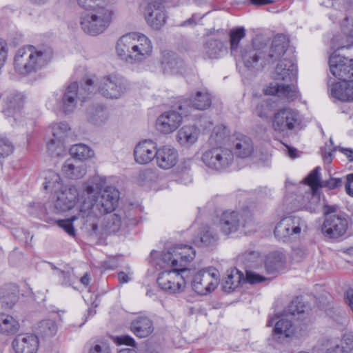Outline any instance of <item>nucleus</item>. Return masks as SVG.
<instances>
[{
  "label": "nucleus",
  "instance_id": "5701e85b",
  "mask_svg": "<svg viewBox=\"0 0 353 353\" xmlns=\"http://www.w3.org/2000/svg\"><path fill=\"white\" fill-rule=\"evenodd\" d=\"M297 74V65L294 60L285 58L276 65L273 77L276 80L288 83L296 81Z\"/></svg>",
  "mask_w": 353,
  "mask_h": 353
},
{
  "label": "nucleus",
  "instance_id": "6e6552de",
  "mask_svg": "<svg viewBox=\"0 0 353 353\" xmlns=\"http://www.w3.org/2000/svg\"><path fill=\"white\" fill-rule=\"evenodd\" d=\"M114 12L108 7L99 6L88 10L81 16L80 25L83 32L92 36L103 33L110 25Z\"/></svg>",
  "mask_w": 353,
  "mask_h": 353
},
{
  "label": "nucleus",
  "instance_id": "2f4dec72",
  "mask_svg": "<svg viewBox=\"0 0 353 353\" xmlns=\"http://www.w3.org/2000/svg\"><path fill=\"white\" fill-rule=\"evenodd\" d=\"M61 170L66 177L71 179H81L86 174L85 165L76 159L67 160Z\"/></svg>",
  "mask_w": 353,
  "mask_h": 353
},
{
  "label": "nucleus",
  "instance_id": "39448f33",
  "mask_svg": "<svg viewBox=\"0 0 353 353\" xmlns=\"http://www.w3.org/2000/svg\"><path fill=\"white\" fill-rule=\"evenodd\" d=\"M52 57L50 49L26 46L17 51L14 57V68L18 74L27 75L46 65Z\"/></svg>",
  "mask_w": 353,
  "mask_h": 353
},
{
  "label": "nucleus",
  "instance_id": "4c0bfd02",
  "mask_svg": "<svg viewBox=\"0 0 353 353\" xmlns=\"http://www.w3.org/2000/svg\"><path fill=\"white\" fill-rule=\"evenodd\" d=\"M0 295L2 303L12 308L18 301L19 289L15 285H8L1 289Z\"/></svg>",
  "mask_w": 353,
  "mask_h": 353
},
{
  "label": "nucleus",
  "instance_id": "7ed1b4c3",
  "mask_svg": "<svg viewBox=\"0 0 353 353\" xmlns=\"http://www.w3.org/2000/svg\"><path fill=\"white\" fill-rule=\"evenodd\" d=\"M152 44L143 34L130 32L118 40L116 47L117 55L129 63H139L152 56Z\"/></svg>",
  "mask_w": 353,
  "mask_h": 353
},
{
  "label": "nucleus",
  "instance_id": "a878e982",
  "mask_svg": "<svg viewBox=\"0 0 353 353\" xmlns=\"http://www.w3.org/2000/svg\"><path fill=\"white\" fill-rule=\"evenodd\" d=\"M157 144L153 141L145 139L139 142L134 150L137 163L145 165L150 163L157 156Z\"/></svg>",
  "mask_w": 353,
  "mask_h": 353
},
{
  "label": "nucleus",
  "instance_id": "1a4fd4ad",
  "mask_svg": "<svg viewBox=\"0 0 353 353\" xmlns=\"http://www.w3.org/2000/svg\"><path fill=\"white\" fill-rule=\"evenodd\" d=\"M219 227L221 231L225 235L234 233L241 228L247 233L255 230V223L249 210H226L221 215Z\"/></svg>",
  "mask_w": 353,
  "mask_h": 353
},
{
  "label": "nucleus",
  "instance_id": "864d4df0",
  "mask_svg": "<svg viewBox=\"0 0 353 353\" xmlns=\"http://www.w3.org/2000/svg\"><path fill=\"white\" fill-rule=\"evenodd\" d=\"M79 5L85 10H90L99 7V3H104L108 4L114 0H77Z\"/></svg>",
  "mask_w": 353,
  "mask_h": 353
},
{
  "label": "nucleus",
  "instance_id": "9b49d317",
  "mask_svg": "<svg viewBox=\"0 0 353 353\" xmlns=\"http://www.w3.org/2000/svg\"><path fill=\"white\" fill-rule=\"evenodd\" d=\"M303 119L299 112L290 108L279 110L273 116L272 127L279 134L296 131L302 128Z\"/></svg>",
  "mask_w": 353,
  "mask_h": 353
},
{
  "label": "nucleus",
  "instance_id": "603ef678",
  "mask_svg": "<svg viewBox=\"0 0 353 353\" xmlns=\"http://www.w3.org/2000/svg\"><path fill=\"white\" fill-rule=\"evenodd\" d=\"M77 219L76 216H72L70 219L58 220L57 225L63 228L69 235L74 236L75 230L72 225V222Z\"/></svg>",
  "mask_w": 353,
  "mask_h": 353
},
{
  "label": "nucleus",
  "instance_id": "79ce46f5",
  "mask_svg": "<svg viewBox=\"0 0 353 353\" xmlns=\"http://www.w3.org/2000/svg\"><path fill=\"white\" fill-rule=\"evenodd\" d=\"M121 225V217L116 214H109L104 218L101 230L104 234H111L118 232Z\"/></svg>",
  "mask_w": 353,
  "mask_h": 353
},
{
  "label": "nucleus",
  "instance_id": "5fc2aeb1",
  "mask_svg": "<svg viewBox=\"0 0 353 353\" xmlns=\"http://www.w3.org/2000/svg\"><path fill=\"white\" fill-rule=\"evenodd\" d=\"M228 132L225 126L218 125L214 128L211 139L217 143H221L227 137Z\"/></svg>",
  "mask_w": 353,
  "mask_h": 353
},
{
  "label": "nucleus",
  "instance_id": "bb28decb",
  "mask_svg": "<svg viewBox=\"0 0 353 353\" xmlns=\"http://www.w3.org/2000/svg\"><path fill=\"white\" fill-rule=\"evenodd\" d=\"M212 103V97L207 90H201L195 92L185 99L179 105V109L183 110L188 108H193L198 110L208 109Z\"/></svg>",
  "mask_w": 353,
  "mask_h": 353
},
{
  "label": "nucleus",
  "instance_id": "3c124183",
  "mask_svg": "<svg viewBox=\"0 0 353 353\" xmlns=\"http://www.w3.org/2000/svg\"><path fill=\"white\" fill-rule=\"evenodd\" d=\"M341 29L346 36L345 43H347L353 36V17H347L343 19L341 23Z\"/></svg>",
  "mask_w": 353,
  "mask_h": 353
},
{
  "label": "nucleus",
  "instance_id": "4d7b16f0",
  "mask_svg": "<svg viewBox=\"0 0 353 353\" xmlns=\"http://www.w3.org/2000/svg\"><path fill=\"white\" fill-rule=\"evenodd\" d=\"M245 280L251 284H254L261 283L265 281L266 279L265 277L252 271H246Z\"/></svg>",
  "mask_w": 353,
  "mask_h": 353
},
{
  "label": "nucleus",
  "instance_id": "72a5a7b5",
  "mask_svg": "<svg viewBox=\"0 0 353 353\" xmlns=\"http://www.w3.org/2000/svg\"><path fill=\"white\" fill-rule=\"evenodd\" d=\"M20 329L19 320L8 314L0 312V334L10 336L16 334Z\"/></svg>",
  "mask_w": 353,
  "mask_h": 353
},
{
  "label": "nucleus",
  "instance_id": "a211bd4d",
  "mask_svg": "<svg viewBox=\"0 0 353 353\" xmlns=\"http://www.w3.org/2000/svg\"><path fill=\"white\" fill-rule=\"evenodd\" d=\"M181 113L170 110L161 114L157 120L156 127L158 131L169 134L176 130L182 122L183 116H187L188 111L181 110Z\"/></svg>",
  "mask_w": 353,
  "mask_h": 353
},
{
  "label": "nucleus",
  "instance_id": "dca6fc26",
  "mask_svg": "<svg viewBox=\"0 0 353 353\" xmlns=\"http://www.w3.org/2000/svg\"><path fill=\"white\" fill-rule=\"evenodd\" d=\"M219 283V278L215 269L206 268L198 271L193 275L192 289L196 293L204 295L213 291Z\"/></svg>",
  "mask_w": 353,
  "mask_h": 353
},
{
  "label": "nucleus",
  "instance_id": "c9c22d12",
  "mask_svg": "<svg viewBox=\"0 0 353 353\" xmlns=\"http://www.w3.org/2000/svg\"><path fill=\"white\" fill-rule=\"evenodd\" d=\"M23 105V99L19 94H12L7 97V101L3 110L7 117H15Z\"/></svg>",
  "mask_w": 353,
  "mask_h": 353
},
{
  "label": "nucleus",
  "instance_id": "f03ea898",
  "mask_svg": "<svg viewBox=\"0 0 353 353\" xmlns=\"http://www.w3.org/2000/svg\"><path fill=\"white\" fill-rule=\"evenodd\" d=\"M329 65L333 76L341 80L332 85L331 94L341 101H353V84H350L353 77V59H348L335 51L330 57Z\"/></svg>",
  "mask_w": 353,
  "mask_h": 353
},
{
  "label": "nucleus",
  "instance_id": "20e7f679",
  "mask_svg": "<svg viewBox=\"0 0 353 353\" xmlns=\"http://www.w3.org/2000/svg\"><path fill=\"white\" fill-rule=\"evenodd\" d=\"M52 57L50 49L26 46L17 51L14 57V68L18 74L27 75L46 65Z\"/></svg>",
  "mask_w": 353,
  "mask_h": 353
},
{
  "label": "nucleus",
  "instance_id": "13d9d810",
  "mask_svg": "<svg viewBox=\"0 0 353 353\" xmlns=\"http://www.w3.org/2000/svg\"><path fill=\"white\" fill-rule=\"evenodd\" d=\"M8 56V46L6 42L0 39V68H1L7 59Z\"/></svg>",
  "mask_w": 353,
  "mask_h": 353
},
{
  "label": "nucleus",
  "instance_id": "58836bf2",
  "mask_svg": "<svg viewBox=\"0 0 353 353\" xmlns=\"http://www.w3.org/2000/svg\"><path fill=\"white\" fill-rule=\"evenodd\" d=\"M45 183L44 188L52 192H57L65 186L62 183L61 176L52 170H48L44 172Z\"/></svg>",
  "mask_w": 353,
  "mask_h": 353
},
{
  "label": "nucleus",
  "instance_id": "ea45409f",
  "mask_svg": "<svg viewBox=\"0 0 353 353\" xmlns=\"http://www.w3.org/2000/svg\"><path fill=\"white\" fill-rule=\"evenodd\" d=\"M245 36V30L243 28H238L236 29L231 30L230 32V43L231 54L236 57L239 54L241 48L243 46H240V41Z\"/></svg>",
  "mask_w": 353,
  "mask_h": 353
},
{
  "label": "nucleus",
  "instance_id": "b1692460",
  "mask_svg": "<svg viewBox=\"0 0 353 353\" xmlns=\"http://www.w3.org/2000/svg\"><path fill=\"white\" fill-rule=\"evenodd\" d=\"M15 353H37L39 347V340L34 334H21L12 342Z\"/></svg>",
  "mask_w": 353,
  "mask_h": 353
},
{
  "label": "nucleus",
  "instance_id": "e2e57ef3",
  "mask_svg": "<svg viewBox=\"0 0 353 353\" xmlns=\"http://www.w3.org/2000/svg\"><path fill=\"white\" fill-rule=\"evenodd\" d=\"M59 276L62 285H70L71 282L72 272L70 271H59Z\"/></svg>",
  "mask_w": 353,
  "mask_h": 353
},
{
  "label": "nucleus",
  "instance_id": "f257e3e1",
  "mask_svg": "<svg viewBox=\"0 0 353 353\" xmlns=\"http://www.w3.org/2000/svg\"><path fill=\"white\" fill-rule=\"evenodd\" d=\"M106 185L105 176L96 175L88 181L85 190L87 198L81 206L79 216L83 219V225L90 235L98 234L100 216L112 212L119 199V191Z\"/></svg>",
  "mask_w": 353,
  "mask_h": 353
},
{
  "label": "nucleus",
  "instance_id": "4468645a",
  "mask_svg": "<svg viewBox=\"0 0 353 353\" xmlns=\"http://www.w3.org/2000/svg\"><path fill=\"white\" fill-rule=\"evenodd\" d=\"M201 161L210 169L221 171L230 167L234 161L231 150L224 147H214L205 150Z\"/></svg>",
  "mask_w": 353,
  "mask_h": 353
},
{
  "label": "nucleus",
  "instance_id": "412c9836",
  "mask_svg": "<svg viewBox=\"0 0 353 353\" xmlns=\"http://www.w3.org/2000/svg\"><path fill=\"white\" fill-rule=\"evenodd\" d=\"M347 228V221L345 218L332 214L327 216L322 225V232L327 237L337 238L343 236Z\"/></svg>",
  "mask_w": 353,
  "mask_h": 353
},
{
  "label": "nucleus",
  "instance_id": "393cba45",
  "mask_svg": "<svg viewBox=\"0 0 353 353\" xmlns=\"http://www.w3.org/2000/svg\"><path fill=\"white\" fill-rule=\"evenodd\" d=\"M289 46V41L283 34L275 36L269 48L268 52H265V62L266 65L272 64L280 59L285 53Z\"/></svg>",
  "mask_w": 353,
  "mask_h": 353
},
{
  "label": "nucleus",
  "instance_id": "2eb2a0df",
  "mask_svg": "<svg viewBox=\"0 0 353 353\" xmlns=\"http://www.w3.org/2000/svg\"><path fill=\"white\" fill-rule=\"evenodd\" d=\"M127 88L125 80L115 74L104 76L98 82L99 92L108 99H119L126 92Z\"/></svg>",
  "mask_w": 353,
  "mask_h": 353
},
{
  "label": "nucleus",
  "instance_id": "69168bd1",
  "mask_svg": "<svg viewBox=\"0 0 353 353\" xmlns=\"http://www.w3.org/2000/svg\"><path fill=\"white\" fill-rule=\"evenodd\" d=\"M341 180L340 179H334L332 178L330 180L325 182V186H327L329 189L333 190L341 185Z\"/></svg>",
  "mask_w": 353,
  "mask_h": 353
},
{
  "label": "nucleus",
  "instance_id": "c85d7f7f",
  "mask_svg": "<svg viewBox=\"0 0 353 353\" xmlns=\"http://www.w3.org/2000/svg\"><path fill=\"white\" fill-rule=\"evenodd\" d=\"M179 159V154L175 148L163 145L157 149L156 163L158 167L163 170L173 168Z\"/></svg>",
  "mask_w": 353,
  "mask_h": 353
},
{
  "label": "nucleus",
  "instance_id": "7c9ffc66",
  "mask_svg": "<svg viewBox=\"0 0 353 353\" xmlns=\"http://www.w3.org/2000/svg\"><path fill=\"white\" fill-rule=\"evenodd\" d=\"M200 132L196 125H185L178 130L176 141L182 146L190 147L198 141Z\"/></svg>",
  "mask_w": 353,
  "mask_h": 353
},
{
  "label": "nucleus",
  "instance_id": "f8f14e48",
  "mask_svg": "<svg viewBox=\"0 0 353 353\" xmlns=\"http://www.w3.org/2000/svg\"><path fill=\"white\" fill-rule=\"evenodd\" d=\"M306 228L305 220L297 216H290L282 219L276 224L274 234L278 240L285 242L298 238Z\"/></svg>",
  "mask_w": 353,
  "mask_h": 353
},
{
  "label": "nucleus",
  "instance_id": "a19ab883",
  "mask_svg": "<svg viewBox=\"0 0 353 353\" xmlns=\"http://www.w3.org/2000/svg\"><path fill=\"white\" fill-rule=\"evenodd\" d=\"M243 279V274L237 269H233L228 274L223 283V290L226 292H230L239 286Z\"/></svg>",
  "mask_w": 353,
  "mask_h": 353
},
{
  "label": "nucleus",
  "instance_id": "4be33fe9",
  "mask_svg": "<svg viewBox=\"0 0 353 353\" xmlns=\"http://www.w3.org/2000/svg\"><path fill=\"white\" fill-rule=\"evenodd\" d=\"M54 194V208L58 212L72 209L75 205L79 195L77 188L74 186H65Z\"/></svg>",
  "mask_w": 353,
  "mask_h": 353
},
{
  "label": "nucleus",
  "instance_id": "cd10ccee",
  "mask_svg": "<svg viewBox=\"0 0 353 353\" xmlns=\"http://www.w3.org/2000/svg\"><path fill=\"white\" fill-rule=\"evenodd\" d=\"M233 154L241 159L248 158L254 151L252 140L243 134H235L232 138Z\"/></svg>",
  "mask_w": 353,
  "mask_h": 353
},
{
  "label": "nucleus",
  "instance_id": "49530a36",
  "mask_svg": "<svg viewBox=\"0 0 353 353\" xmlns=\"http://www.w3.org/2000/svg\"><path fill=\"white\" fill-rule=\"evenodd\" d=\"M168 57H165V56H164L163 59L162 61V65L164 71H170L171 72H180V69L183 65V61L177 59L172 54L168 53Z\"/></svg>",
  "mask_w": 353,
  "mask_h": 353
},
{
  "label": "nucleus",
  "instance_id": "37998d69",
  "mask_svg": "<svg viewBox=\"0 0 353 353\" xmlns=\"http://www.w3.org/2000/svg\"><path fill=\"white\" fill-rule=\"evenodd\" d=\"M306 308L303 302L299 299H294L289 304L288 310L285 314H288V316L292 319L297 316V320H303L305 316V310Z\"/></svg>",
  "mask_w": 353,
  "mask_h": 353
},
{
  "label": "nucleus",
  "instance_id": "0eeeda50",
  "mask_svg": "<svg viewBox=\"0 0 353 353\" xmlns=\"http://www.w3.org/2000/svg\"><path fill=\"white\" fill-rule=\"evenodd\" d=\"M95 90L94 81L90 79L85 80L84 84L81 85L79 89L77 82L70 84L62 97L61 103H59L54 107L52 104V99H50L48 102L49 108L54 110H61L68 114L72 112L76 107L78 100L84 101L87 97Z\"/></svg>",
  "mask_w": 353,
  "mask_h": 353
},
{
  "label": "nucleus",
  "instance_id": "09e8293b",
  "mask_svg": "<svg viewBox=\"0 0 353 353\" xmlns=\"http://www.w3.org/2000/svg\"><path fill=\"white\" fill-rule=\"evenodd\" d=\"M38 329L43 336H52L57 333V325L54 321L46 319L40 322Z\"/></svg>",
  "mask_w": 353,
  "mask_h": 353
},
{
  "label": "nucleus",
  "instance_id": "ddd939ff",
  "mask_svg": "<svg viewBox=\"0 0 353 353\" xmlns=\"http://www.w3.org/2000/svg\"><path fill=\"white\" fill-rule=\"evenodd\" d=\"M172 268L170 270L159 273L157 283L162 290L172 294L180 293L185 289V281L183 274L187 272V270L178 267Z\"/></svg>",
  "mask_w": 353,
  "mask_h": 353
},
{
  "label": "nucleus",
  "instance_id": "f704fd0d",
  "mask_svg": "<svg viewBox=\"0 0 353 353\" xmlns=\"http://www.w3.org/2000/svg\"><path fill=\"white\" fill-rule=\"evenodd\" d=\"M285 263V254L280 251L270 252L265 259V269L270 274H274L282 270Z\"/></svg>",
  "mask_w": 353,
  "mask_h": 353
},
{
  "label": "nucleus",
  "instance_id": "338daca9",
  "mask_svg": "<svg viewBox=\"0 0 353 353\" xmlns=\"http://www.w3.org/2000/svg\"><path fill=\"white\" fill-rule=\"evenodd\" d=\"M266 108H267L266 102L263 101L261 104H259L256 107V114L260 117H266L267 116V111L265 110Z\"/></svg>",
  "mask_w": 353,
  "mask_h": 353
},
{
  "label": "nucleus",
  "instance_id": "473e14b6",
  "mask_svg": "<svg viewBox=\"0 0 353 353\" xmlns=\"http://www.w3.org/2000/svg\"><path fill=\"white\" fill-rule=\"evenodd\" d=\"M131 330L139 338L147 337L154 330L153 323L147 316H139L132 322Z\"/></svg>",
  "mask_w": 353,
  "mask_h": 353
},
{
  "label": "nucleus",
  "instance_id": "a18cd8bd",
  "mask_svg": "<svg viewBox=\"0 0 353 353\" xmlns=\"http://www.w3.org/2000/svg\"><path fill=\"white\" fill-rule=\"evenodd\" d=\"M73 159L85 160L94 156V152L86 145L76 144L70 148Z\"/></svg>",
  "mask_w": 353,
  "mask_h": 353
},
{
  "label": "nucleus",
  "instance_id": "f3484780",
  "mask_svg": "<svg viewBox=\"0 0 353 353\" xmlns=\"http://www.w3.org/2000/svg\"><path fill=\"white\" fill-rule=\"evenodd\" d=\"M274 324L273 334L281 338H294L301 335V329H299L292 321V319L288 316V314H284L281 316H275L270 318L267 323V326L270 327Z\"/></svg>",
  "mask_w": 353,
  "mask_h": 353
},
{
  "label": "nucleus",
  "instance_id": "052dcab7",
  "mask_svg": "<svg viewBox=\"0 0 353 353\" xmlns=\"http://www.w3.org/2000/svg\"><path fill=\"white\" fill-rule=\"evenodd\" d=\"M327 353H353V348L351 349L349 346H340L336 345L327 350Z\"/></svg>",
  "mask_w": 353,
  "mask_h": 353
},
{
  "label": "nucleus",
  "instance_id": "423d86ee",
  "mask_svg": "<svg viewBox=\"0 0 353 353\" xmlns=\"http://www.w3.org/2000/svg\"><path fill=\"white\" fill-rule=\"evenodd\" d=\"M195 256V250L189 245H177L162 252L152 251V262L162 268H183Z\"/></svg>",
  "mask_w": 353,
  "mask_h": 353
},
{
  "label": "nucleus",
  "instance_id": "6ab92c4d",
  "mask_svg": "<svg viewBox=\"0 0 353 353\" xmlns=\"http://www.w3.org/2000/svg\"><path fill=\"white\" fill-rule=\"evenodd\" d=\"M70 128L66 123H58L52 126L53 138L48 143V150L52 156L59 157L64 151L63 141L68 136Z\"/></svg>",
  "mask_w": 353,
  "mask_h": 353
},
{
  "label": "nucleus",
  "instance_id": "8fccbe9b",
  "mask_svg": "<svg viewBox=\"0 0 353 353\" xmlns=\"http://www.w3.org/2000/svg\"><path fill=\"white\" fill-rule=\"evenodd\" d=\"M320 168L316 167L305 179V184L308 185V190H318L321 186L319 178Z\"/></svg>",
  "mask_w": 353,
  "mask_h": 353
},
{
  "label": "nucleus",
  "instance_id": "e433bc0d",
  "mask_svg": "<svg viewBox=\"0 0 353 353\" xmlns=\"http://www.w3.org/2000/svg\"><path fill=\"white\" fill-rule=\"evenodd\" d=\"M223 48V43L219 40L210 39L203 46L202 53L205 59H218Z\"/></svg>",
  "mask_w": 353,
  "mask_h": 353
},
{
  "label": "nucleus",
  "instance_id": "de8ad7c7",
  "mask_svg": "<svg viewBox=\"0 0 353 353\" xmlns=\"http://www.w3.org/2000/svg\"><path fill=\"white\" fill-rule=\"evenodd\" d=\"M216 236L212 234L208 226L202 228L199 236L192 240V243L196 245H209L215 241Z\"/></svg>",
  "mask_w": 353,
  "mask_h": 353
},
{
  "label": "nucleus",
  "instance_id": "bf43d9fd",
  "mask_svg": "<svg viewBox=\"0 0 353 353\" xmlns=\"http://www.w3.org/2000/svg\"><path fill=\"white\" fill-rule=\"evenodd\" d=\"M115 341L119 345H134V340L133 338L128 335H123L120 336H117L115 339Z\"/></svg>",
  "mask_w": 353,
  "mask_h": 353
},
{
  "label": "nucleus",
  "instance_id": "0e129e2a",
  "mask_svg": "<svg viewBox=\"0 0 353 353\" xmlns=\"http://www.w3.org/2000/svg\"><path fill=\"white\" fill-rule=\"evenodd\" d=\"M336 148L339 150V151L347 157L349 161H353V149L345 148L343 147H336L333 150V151H335Z\"/></svg>",
  "mask_w": 353,
  "mask_h": 353
},
{
  "label": "nucleus",
  "instance_id": "774afa93",
  "mask_svg": "<svg viewBox=\"0 0 353 353\" xmlns=\"http://www.w3.org/2000/svg\"><path fill=\"white\" fill-rule=\"evenodd\" d=\"M336 39V38L333 39V45L334 47L336 48L337 50L343 49L345 48H349L350 46H353V35L352 36L351 39L347 43H345V42H341L339 44L335 43Z\"/></svg>",
  "mask_w": 353,
  "mask_h": 353
},
{
  "label": "nucleus",
  "instance_id": "aec40b11",
  "mask_svg": "<svg viewBox=\"0 0 353 353\" xmlns=\"http://www.w3.org/2000/svg\"><path fill=\"white\" fill-rule=\"evenodd\" d=\"M159 0H152L144 9V15L148 24L152 28L159 30L165 23L166 16Z\"/></svg>",
  "mask_w": 353,
  "mask_h": 353
},
{
  "label": "nucleus",
  "instance_id": "680f3d73",
  "mask_svg": "<svg viewBox=\"0 0 353 353\" xmlns=\"http://www.w3.org/2000/svg\"><path fill=\"white\" fill-rule=\"evenodd\" d=\"M90 353H110L109 347L105 344H96L90 351Z\"/></svg>",
  "mask_w": 353,
  "mask_h": 353
},
{
  "label": "nucleus",
  "instance_id": "c03bdc74",
  "mask_svg": "<svg viewBox=\"0 0 353 353\" xmlns=\"http://www.w3.org/2000/svg\"><path fill=\"white\" fill-rule=\"evenodd\" d=\"M307 202L304 201L297 206V209H305L312 212L320 201V194L318 190H310L305 192Z\"/></svg>",
  "mask_w": 353,
  "mask_h": 353
},
{
  "label": "nucleus",
  "instance_id": "6e6d98bb",
  "mask_svg": "<svg viewBox=\"0 0 353 353\" xmlns=\"http://www.w3.org/2000/svg\"><path fill=\"white\" fill-rule=\"evenodd\" d=\"M13 151V145L6 138L0 139V157H5Z\"/></svg>",
  "mask_w": 353,
  "mask_h": 353
},
{
  "label": "nucleus",
  "instance_id": "c756f323",
  "mask_svg": "<svg viewBox=\"0 0 353 353\" xmlns=\"http://www.w3.org/2000/svg\"><path fill=\"white\" fill-rule=\"evenodd\" d=\"M264 92L265 94L277 95L289 101H294L299 97V91L294 85L279 84L276 82L270 83L264 89Z\"/></svg>",
  "mask_w": 353,
  "mask_h": 353
},
{
  "label": "nucleus",
  "instance_id": "9d476101",
  "mask_svg": "<svg viewBox=\"0 0 353 353\" xmlns=\"http://www.w3.org/2000/svg\"><path fill=\"white\" fill-rule=\"evenodd\" d=\"M265 52V41L261 37H256L252 43L241 48L239 54L235 58L240 59L248 69H263L266 65L264 61Z\"/></svg>",
  "mask_w": 353,
  "mask_h": 353
}]
</instances>
